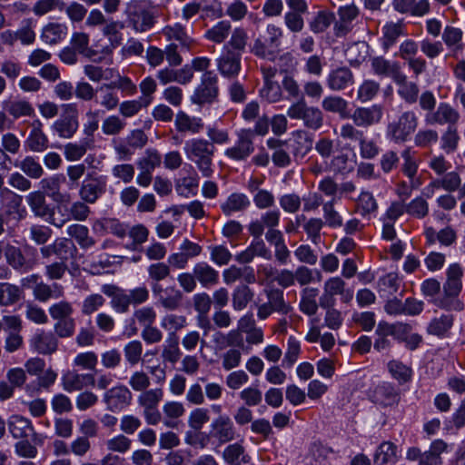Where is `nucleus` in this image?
<instances>
[{"label":"nucleus","instance_id":"f257e3e1","mask_svg":"<svg viewBox=\"0 0 465 465\" xmlns=\"http://www.w3.org/2000/svg\"><path fill=\"white\" fill-rule=\"evenodd\" d=\"M463 269L460 263H451L446 270V281L443 283L442 298L435 303L438 307L447 311L460 312L464 309V303L458 299L462 290Z\"/></svg>","mask_w":465,"mask_h":465},{"label":"nucleus","instance_id":"f03ea898","mask_svg":"<svg viewBox=\"0 0 465 465\" xmlns=\"http://www.w3.org/2000/svg\"><path fill=\"white\" fill-rule=\"evenodd\" d=\"M184 153L193 162L202 175L210 178L214 173L213 155L215 147L206 139L193 138L188 140L183 147Z\"/></svg>","mask_w":465,"mask_h":465},{"label":"nucleus","instance_id":"7ed1b4c3","mask_svg":"<svg viewBox=\"0 0 465 465\" xmlns=\"http://www.w3.org/2000/svg\"><path fill=\"white\" fill-rule=\"evenodd\" d=\"M282 35L283 31L280 26L274 24L267 25L264 35H261L254 40L252 47V54L260 58L274 61Z\"/></svg>","mask_w":465,"mask_h":465},{"label":"nucleus","instance_id":"20e7f679","mask_svg":"<svg viewBox=\"0 0 465 465\" xmlns=\"http://www.w3.org/2000/svg\"><path fill=\"white\" fill-rule=\"evenodd\" d=\"M418 124V116L413 111L402 112L396 119L389 122L386 136L395 143H403L415 133Z\"/></svg>","mask_w":465,"mask_h":465},{"label":"nucleus","instance_id":"39448f33","mask_svg":"<svg viewBox=\"0 0 465 465\" xmlns=\"http://www.w3.org/2000/svg\"><path fill=\"white\" fill-rule=\"evenodd\" d=\"M263 293L267 301L257 303V317L259 320L264 321L274 312L287 315L293 311V307L285 301L282 290L278 288H265Z\"/></svg>","mask_w":465,"mask_h":465},{"label":"nucleus","instance_id":"423d86ee","mask_svg":"<svg viewBox=\"0 0 465 465\" xmlns=\"http://www.w3.org/2000/svg\"><path fill=\"white\" fill-rule=\"evenodd\" d=\"M26 203L35 216L47 222L56 228H62L68 219H57L54 217V208L46 201V197L42 191H34L25 197Z\"/></svg>","mask_w":465,"mask_h":465},{"label":"nucleus","instance_id":"0eeeda50","mask_svg":"<svg viewBox=\"0 0 465 465\" xmlns=\"http://www.w3.org/2000/svg\"><path fill=\"white\" fill-rule=\"evenodd\" d=\"M126 12L129 25L136 32H145L151 29L155 23L153 8L145 1L131 3Z\"/></svg>","mask_w":465,"mask_h":465},{"label":"nucleus","instance_id":"6e6552de","mask_svg":"<svg viewBox=\"0 0 465 465\" xmlns=\"http://www.w3.org/2000/svg\"><path fill=\"white\" fill-rule=\"evenodd\" d=\"M219 94L218 77L213 71H207L201 76V81L190 97L193 104H211Z\"/></svg>","mask_w":465,"mask_h":465},{"label":"nucleus","instance_id":"1a4fd4ad","mask_svg":"<svg viewBox=\"0 0 465 465\" xmlns=\"http://www.w3.org/2000/svg\"><path fill=\"white\" fill-rule=\"evenodd\" d=\"M447 443L442 440H435L424 452L418 447L409 448L406 459L410 461H418V465H442L441 454L447 450Z\"/></svg>","mask_w":465,"mask_h":465},{"label":"nucleus","instance_id":"9d476101","mask_svg":"<svg viewBox=\"0 0 465 465\" xmlns=\"http://www.w3.org/2000/svg\"><path fill=\"white\" fill-rule=\"evenodd\" d=\"M236 136L235 143L224 151V155L234 162L246 161L255 150L252 129H241Z\"/></svg>","mask_w":465,"mask_h":465},{"label":"nucleus","instance_id":"9b49d317","mask_svg":"<svg viewBox=\"0 0 465 465\" xmlns=\"http://www.w3.org/2000/svg\"><path fill=\"white\" fill-rule=\"evenodd\" d=\"M107 178L96 173H88L79 186L82 201L94 204L106 192Z\"/></svg>","mask_w":465,"mask_h":465},{"label":"nucleus","instance_id":"f8f14e48","mask_svg":"<svg viewBox=\"0 0 465 465\" xmlns=\"http://www.w3.org/2000/svg\"><path fill=\"white\" fill-rule=\"evenodd\" d=\"M460 119V112L446 102L440 103L433 113L426 114L424 117L428 124L447 125V128L456 127Z\"/></svg>","mask_w":465,"mask_h":465},{"label":"nucleus","instance_id":"ddd939ff","mask_svg":"<svg viewBox=\"0 0 465 465\" xmlns=\"http://www.w3.org/2000/svg\"><path fill=\"white\" fill-rule=\"evenodd\" d=\"M210 435L221 445L235 440L236 429L232 419L227 414L214 418L210 425Z\"/></svg>","mask_w":465,"mask_h":465},{"label":"nucleus","instance_id":"4468645a","mask_svg":"<svg viewBox=\"0 0 465 465\" xmlns=\"http://www.w3.org/2000/svg\"><path fill=\"white\" fill-rule=\"evenodd\" d=\"M103 400L109 411L117 412L131 404L133 394L125 385L119 384L107 390Z\"/></svg>","mask_w":465,"mask_h":465},{"label":"nucleus","instance_id":"2eb2a0df","mask_svg":"<svg viewBox=\"0 0 465 465\" xmlns=\"http://www.w3.org/2000/svg\"><path fill=\"white\" fill-rule=\"evenodd\" d=\"M338 20L334 22L333 32L337 37H343L351 32L353 21L358 18L360 10L354 5H346L339 7Z\"/></svg>","mask_w":465,"mask_h":465},{"label":"nucleus","instance_id":"dca6fc26","mask_svg":"<svg viewBox=\"0 0 465 465\" xmlns=\"http://www.w3.org/2000/svg\"><path fill=\"white\" fill-rule=\"evenodd\" d=\"M152 292L158 303L164 309L174 311L181 306L183 293L176 287L163 288L161 284H152Z\"/></svg>","mask_w":465,"mask_h":465},{"label":"nucleus","instance_id":"f3484780","mask_svg":"<svg viewBox=\"0 0 465 465\" xmlns=\"http://www.w3.org/2000/svg\"><path fill=\"white\" fill-rule=\"evenodd\" d=\"M325 83L331 91L341 92L354 84V74L348 66H339L330 70Z\"/></svg>","mask_w":465,"mask_h":465},{"label":"nucleus","instance_id":"a211bd4d","mask_svg":"<svg viewBox=\"0 0 465 465\" xmlns=\"http://www.w3.org/2000/svg\"><path fill=\"white\" fill-rule=\"evenodd\" d=\"M383 108L381 104H372L368 107H357L351 118L358 127H370L378 124L382 118Z\"/></svg>","mask_w":465,"mask_h":465},{"label":"nucleus","instance_id":"6ab92c4d","mask_svg":"<svg viewBox=\"0 0 465 465\" xmlns=\"http://www.w3.org/2000/svg\"><path fill=\"white\" fill-rule=\"evenodd\" d=\"M29 346L34 351L47 355L56 351L58 340L55 335L50 331L37 330L29 340Z\"/></svg>","mask_w":465,"mask_h":465},{"label":"nucleus","instance_id":"aec40b11","mask_svg":"<svg viewBox=\"0 0 465 465\" xmlns=\"http://www.w3.org/2000/svg\"><path fill=\"white\" fill-rule=\"evenodd\" d=\"M31 130L25 141V148L34 153H43L49 147V139L44 133L43 124L39 119L30 124Z\"/></svg>","mask_w":465,"mask_h":465},{"label":"nucleus","instance_id":"412c9836","mask_svg":"<svg viewBox=\"0 0 465 465\" xmlns=\"http://www.w3.org/2000/svg\"><path fill=\"white\" fill-rule=\"evenodd\" d=\"M371 67L374 74L380 77H388L394 81L401 73V66L398 61L390 60L384 56H374L371 59Z\"/></svg>","mask_w":465,"mask_h":465},{"label":"nucleus","instance_id":"4be33fe9","mask_svg":"<svg viewBox=\"0 0 465 465\" xmlns=\"http://www.w3.org/2000/svg\"><path fill=\"white\" fill-rule=\"evenodd\" d=\"M102 292L108 297H111V307L116 312L125 313L129 311L132 302L126 290L113 284H104L102 286Z\"/></svg>","mask_w":465,"mask_h":465},{"label":"nucleus","instance_id":"5701e85b","mask_svg":"<svg viewBox=\"0 0 465 465\" xmlns=\"http://www.w3.org/2000/svg\"><path fill=\"white\" fill-rule=\"evenodd\" d=\"M371 398L376 404L388 407L399 402L400 394L393 384L383 381L375 386Z\"/></svg>","mask_w":465,"mask_h":465},{"label":"nucleus","instance_id":"b1692460","mask_svg":"<svg viewBox=\"0 0 465 465\" xmlns=\"http://www.w3.org/2000/svg\"><path fill=\"white\" fill-rule=\"evenodd\" d=\"M62 386L65 391H81L89 385L94 386V376L91 373H78L68 371L62 376Z\"/></svg>","mask_w":465,"mask_h":465},{"label":"nucleus","instance_id":"393cba45","mask_svg":"<svg viewBox=\"0 0 465 465\" xmlns=\"http://www.w3.org/2000/svg\"><path fill=\"white\" fill-rule=\"evenodd\" d=\"M163 35L168 41H176L181 51H191L194 45V40L186 33L185 28L179 23L173 25H166L163 28Z\"/></svg>","mask_w":465,"mask_h":465},{"label":"nucleus","instance_id":"a878e982","mask_svg":"<svg viewBox=\"0 0 465 465\" xmlns=\"http://www.w3.org/2000/svg\"><path fill=\"white\" fill-rule=\"evenodd\" d=\"M96 105L103 108L104 113L113 112L117 109L120 98L110 84H103L97 86V94L94 99Z\"/></svg>","mask_w":465,"mask_h":465},{"label":"nucleus","instance_id":"bb28decb","mask_svg":"<svg viewBox=\"0 0 465 465\" xmlns=\"http://www.w3.org/2000/svg\"><path fill=\"white\" fill-rule=\"evenodd\" d=\"M217 68L220 74L226 78L236 77L241 71V56L230 50L221 55L217 60Z\"/></svg>","mask_w":465,"mask_h":465},{"label":"nucleus","instance_id":"cd10ccee","mask_svg":"<svg viewBox=\"0 0 465 465\" xmlns=\"http://www.w3.org/2000/svg\"><path fill=\"white\" fill-rule=\"evenodd\" d=\"M401 157L403 159L401 172L410 179V187L411 189L419 188L421 184V181L417 177L418 163L415 152L407 147L401 152Z\"/></svg>","mask_w":465,"mask_h":465},{"label":"nucleus","instance_id":"c85d7f7f","mask_svg":"<svg viewBox=\"0 0 465 465\" xmlns=\"http://www.w3.org/2000/svg\"><path fill=\"white\" fill-rule=\"evenodd\" d=\"M3 107L8 115L15 120L23 117H32L35 115V108L33 104L23 98L4 101Z\"/></svg>","mask_w":465,"mask_h":465},{"label":"nucleus","instance_id":"c756f323","mask_svg":"<svg viewBox=\"0 0 465 465\" xmlns=\"http://www.w3.org/2000/svg\"><path fill=\"white\" fill-rule=\"evenodd\" d=\"M251 205L250 199L242 193H231L220 205L225 216H231L236 213H243Z\"/></svg>","mask_w":465,"mask_h":465},{"label":"nucleus","instance_id":"7c9ffc66","mask_svg":"<svg viewBox=\"0 0 465 465\" xmlns=\"http://www.w3.org/2000/svg\"><path fill=\"white\" fill-rule=\"evenodd\" d=\"M196 282L203 287L209 288L219 282V272L206 262H200L193 268Z\"/></svg>","mask_w":465,"mask_h":465},{"label":"nucleus","instance_id":"2f4dec72","mask_svg":"<svg viewBox=\"0 0 465 465\" xmlns=\"http://www.w3.org/2000/svg\"><path fill=\"white\" fill-rule=\"evenodd\" d=\"M33 288L34 298L40 302H46L51 299H60L64 295V288L56 282L47 284L41 281Z\"/></svg>","mask_w":465,"mask_h":465},{"label":"nucleus","instance_id":"473e14b6","mask_svg":"<svg viewBox=\"0 0 465 465\" xmlns=\"http://www.w3.org/2000/svg\"><path fill=\"white\" fill-rule=\"evenodd\" d=\"M381 45L385 52L396 45L398 38L405 35V27L401 22H388L381 28Z\"/></svg>","mask_w":465,"mask_h":465},{"label":"nucleus","instance_id":"72a5a7b5","mask_svg":"<svg viewBox=\"0 0 465 465\" xmlns=\"http://www.w3.org/2000/svg\"><path fill=\"white\" fill-rule=\"evenodd\" d=\"M174 124L178 132H187L192 134L201 133L204 127L203 121L201 117L191 116L183 111L176 114Z\"/></svg>","mask_w":465,"mask_h":465},{"label":"nucleus","instance_id":"f704fd0d","mask_svg":"<svg viewBox=\"0 0 465 465\" xmlns=\"http://www.w3.org/2000/svg\"><path fill=\"white\" fill-rule=\"evenodd\" d=\"M392 5L399 13L411 14L414 16H422L430 11L428 0H393Z\"/></svg>","mask_w":465,"mask_h":465},{"label":"nucleus","instance_id":"c9c22d12","mask_svg":"<svg viewBox=\"0 0 465 465\" xmlns=\"http://www.w3.org/2000/svg\"><path fill=\"white\" fill-rule=\"evenodd\" d=\"M398 86L397 93L407 104H412L419 97V87L416 83L409 81L402 72L394 81Z\"/></svg>","mask_w":465,"mask_h":465},{"label":"nucleus","instance_id":"e433bc0d","mask_svg":"<svg viewBox=\"0 0 465 465\" xmlns=\"http://www.w3.org/2000/svg\"><path fill=\"white\" fill-rule=\"evenodd\" d=\"M10 433L15 439L28 438L35 434V429L29 419L21 415H12L8 421Z\"/></svg>","mask_w":465,"mask_h":465},{"label":"nucleus","instance_id":"4c0bfd02","mask_svg":"<svg viewBox=\"0 0 465 465\" xmlns=\"http://www.w3.org/2000/svg\"><path fill=\"white\" fill-rule=\"evenodd\" d=\"M453 322L454 319L452 315L442 314L440 317L431 319L426 328V331L428 334L436 336L440 339L445 338L452 328Z\"/></svg>","mask_w":465,"mask_h":465},{"label":"nucleus","instance_id":"58836bf2","mask_svg":"<svg viewBox=\"0 0 465 465\" xmlns=\"http://www.w3.org/2000/svg\"><path fill=\"white\" fill-rule=\"evenodd\" d=\"M223 459L227 465H242L250 462L251 456L241 443L235 442L224 449Z\"/></svg>","mask_w":465,"mask_h":465},{"label":"nucleus","instance_id":"ea45409f","mask_svg":"<svg viewBox=\"0 0 465 465\" xmlns=\"http://www.w3.org/2000/svg\"><path fill=\"white\" fill-rule=\"evenodd\" d=\"M64 177L61 174H54L40 181L39 184L42 192L49 193V195L56 203H62L68 197L67 194L60 193L61 184L64 183Z\"/></svg>","mask_w":465,"mask_h":465},{"label":"nucleus","instance_id":"a19ab883","mask_svg":"<svg viewBox=\"0 0 465 465\" xmlns=\"http://www.w3.org/2000/svg\"><path fill=\"white\" fill-rule=\"evenodd\" d=\"M441 37L444 45L451 51L452 56H456L457 53L462 51L463 32L460 28L447 25L443 29Z\"/></svg>","mask_w":465,"mask_h":465},{"label":"nucleus","instance_id":"79ce46f5","mask_svg":"<svg viewBox=\"0 0 465 465\" xmlns=\"http://www.w3.org/2000/svg\"><path fill=\"white\" fill-rule=\"evenodd\" d=\"M124 28V24L121 21L108 19L102 28L103 35L108 38L109 48L112 51L122 45L123 35L121 30Z\"/></svg>","mask_w":465,"mask_h":465},{"label":"nucleus","instance_id":"37998d69","mask_svg":"<svg viewBox=\"0 0 465 465\" xmlns=\"http://www.w3.org/2000/svg\"><path fill=\"white\" fill-rule=\"evenodd\" d=\"M67 26L64 24L50 23L43 27L41 39L46 45H56L65 38Z\"/></svg>","mask_w":465,"mask_h":465},{"label":"nucleus","instance_id":"c03bdc74","mask_svg":"<svg viewBox=\"0 0 465 465\" xmlns=\"http://www.w3.org/2000/svg\"><path fill=\"white\" fill-rule=\"evenodd\" d=\"M51 129L59 137L64 139H69L74 136V134L76 133L78 129L77 118L75 116H65L57 119L52 124Z\"/></svg>","mask_w":465,"mask_h":465},{"label":"nucleus","instance_id":"a18cd8bd","mask_svg":"<svg viewBox=\"0 0 465 465\" xmlns=\"http://www.w3.org/2000/svg\"><path fill=\"white\" fill-rule=\"evenodd\" d=\"M93 229L96 232L112 233L121 239L127 235L126 227L116 219L104 218L94 222Z\"/></svg>","mask_w":465,"mask_h":465},{"label":"nucleus","instance_id":"49530a36","mask_svg":"<svg viewBox=\"0 0 465 465\" xmlns=\"http://www.w3.org/2000/svg\"><path fill=\"white\" fill-rule=\"evenodd\" d=\"M187 318L184 315L168 313L162 317L160 325L168 332L167 337H177V331L187 326Z\"/></svg>","mask_w":465,"mask_h":465},{"label":"nucleus","instance_id":"de8ad7c7","mask_svg":"<svg viewBox=\"0 0 465 465\" xmlns=\"http://www.w3.org/2000/svg\"><path fill=\"white\" fill-rule=\"evenodd\" d=\"M69 237L74 238L79 246L87 249L94 245L95 241L89 235V230L85 225L74 223L67 227Z\"/></svg>","mask_w":465,"mask_h":465},{"label":"nucleus","instance_id":"09e8293b","mask_svg":"<svg viewBox=\"0 0 465 465\" xmlns=\"http://www.w3.org/2000/svg\"><path fill=\"white\" fill-rule=\"evenodd\" d=\"M348 102L338 95H328L322 101V107L325 112L338 114L341 117H348Z\"/></svg>","mask_w":465,"mask_h":465},{"label":"nucleus","instance_id":"8fccbe9b","mask_svg":"<svg viewBox=\"0 0 465 465\" xmlns=\"http://www.w3.org/2000/svg\"><path fill=\"white\" fill-rule=\"evenodd\" d=\"M163 411L164 414L163 424L167 428H176L177 422L175 420L182 417L185 409L183 403L178 401H167L163 406Z\"/></svg>","mask_w":465,"mask_h":465},{"label":"nucleus","instance_id":"3c124183","mask_svg":"<svg viewBox=\"0 0 465 465\" xmlns=\"http://www.w3.org/2000/svg\"><path fill=\"white\" fill-rule=\"evenodd\" d=\"M254 293L252 289L246 285H238L232 294V306L235 311L244 310L250 302L253 299Z\"/></svg>","mask_w":465,"mask_h":465},{"label":"nucleus","instance_id":"603ef678","mask_svg":"<svg viewBox=\"0 0 465 465\" xmlns=\"http://www.w3.org/2000/svg\"><path fill=\"white\" fill-rule=\"evenodd\" d=\"M15 166L31 179H40L45 173L41 163L31 155H27L23 160L15 162Z\"/></svg>","mask_w":465,"mask_h":465},{"label":"nucleus","instance_id":"864d4df0","mask_svg":"<svg viewBox=\"0 0 465 465\" xmlns=\"http://www.w3.org/2000/svg\"><path fill=\"white\" fill-rule=\"evenodd\" d=\"M151 104V99L124 100L119 103V115L124 118H131L136 115L143 107H147Z\"/></svg>","mask_w":465,"mask_h":465},{"label":"nucleus","instance_id":"5fc2aeb1","mask_svg":"<svg viewBox=\"0 0 465 465\" xmlns=\"http://www.w3.org/2000/svg\"><path fill=\"white\" fill-rule=\"evenodd\" d=\"M335 15L327 10L319 11L309 22L310 30L314 34L324 33L334 23Z\"/></svg>","mask_w":465,"mask_h":465},{"label":"nucleus","instance_id":"6e6d98bb","mask_svg":"<svg viewBox=\"0 0 465 465\" xmlns=\"http://www.w3.org/2000/svg\"><path fill=\"white\" fill-rule=\"evenodd\" d=\"M52 245L54 251V256L58 259V261L67 262L76 251V247L74 242L65 237L56 238Z\"/></svg>","mask_w":465,"mask_h":465},{"label":"nucleus","instance_id":"4d7b16f0","mask_svg":"<svg viewBox=\"0 0 465 465\" xmlns=\"http://www.w3.org/2000/svg\"><path fill=\"white\" fill-rule=\"evenodd\" d=\"M317 295L318 290L316 288L307 287L302 290L299 308L304 314L312 316L317 312Z\"/></svg>","mask_w":465,"mask_h":465},{"label":"nucleus","instance_id":"13d9d810","mask_svg":"<svg viewBox=\"0 0 465 465\" xmlns=\"http://www.w3.org/2000/svg\"><path fill=\"white\" fill-rule=\"evenodd\" d=\"M181 356L182 351L179 348L178 337H167L161 352L163 361L175 364L181 359Z\"/></svg>","mask_w":465,"mask_h":465},{"label":"nucleus","instance_id":"bf43d9fd","mask_svg":"<svg viewBox=\"0 0 465 465\" xmlns=\"http://www.w3.org/2000/svg\"><path fill=\"white\" fill-rule=\"evenodd\" d=\"M401 281L398 274L390 272L381 277L377 282L378 292L381 296L393 295L399 290Z\"/></svg>","mask_w":465,"mask_h":465},{"label":"nucleus","instance_id":"052dcab7","mask_svg":"<svg viewBox=\"0 0 465 465\" xmlns=\"http://www.w3.org/2000/svg\"><path fill=\"white\" fill-rule=\"evenodd\" d=\"M388 371L391 377L400 384L409 382L412 377V370L400 361L392 360L388 362Z\"/></svg>","mask_w":465,"mask_h":465},{"label":"nucleus","instance_id":"680f3d73","mask_svg":"<svg viewBox=\"0 0 465 465\" xmlns=\"http://www.w3.org/2000/svg\"><path fill=\"white\" fill-rule=\"evenodd\" d=\"M397 446L391 441H383L376 450L373 460L379 465H384L395 460Z\"/></svg>","mask_w":465,"mask_h":465},{"label":"nucleus","instance_id":"e2e57ef3","mask_svg":"<svg viewBox=\"0 0 465 465\" xmlns=\"http://www.w3.org/2000/svg\"><path fill=\"white\" fill-rule=\"evenodd\" d=\"M22 291L15 284L0 282V305L10 306L16 303L21 298Z\"/></svg>","mask_w":465,"mask_h":465},{"label":"nucleus","instance_id":"0e129e2a","mask_svg":"<svg viewBox=\"0 0 465 465\" xmlns=\"http://www.w3.org/2000/svg\"><path fill=\"white\" fill-rule=\"evenodd\" d=\"M378 210V203L373 194L368 191H361L357 199V212L362 216L367 217Z\"/></svg>","mask_w":465,"mask_h":465},{"label":"nucleus","instance_id":"69168bd1","mask_svg":"<svg viewBox=\"0 0 465 465\" xmlns=\"http://www.w3.org/2000/svg\"><path fill=\"white\" fill-rule=\"evenodd\" d=\"M335 202L336 198H332L322 204L324 224L331 228H339L343 224V219L341 215L334 208Z\"/></svg>","mask_w":465,"mask_h":465},{"label":"nucleus","instance_id":"338daca9","mask_svg":"<svg viewBox=\"0 0 465 465\" xmlns=\"http://www.w3.org/2000/svg\"><path fill=\"white\" fill-rule=\"evenodd\" d=\"M259 93L261 98L270 104L278 103L283 98L282 86L277 81L264 83Z\"/></svg>","mask_w":465,"mask_h":465},{"label":"nucleus","instance_id":"774afa93","mask_svg":"<svg viewBox=\"0 0 465 465\" xmlns=\"http://www.w3.org/2000/svg\"><path fill=\"white\" fill-rule=\"evenodd\" d=\"M126 122L119 114H110L102 123V132L105 135H117L124 130Z\"/></svg>","mask_w":465,"mask_h":465}]
</instances>
